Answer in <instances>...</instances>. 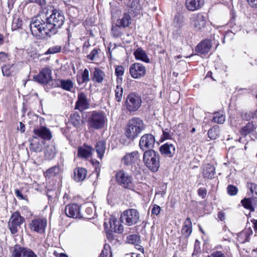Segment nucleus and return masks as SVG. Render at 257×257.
<instances>
[{"label":"nucleus","mask_w":257,"mask_h":257,"mask_svg":"<svg viewBox=\"0 0 257 257\" xmlns=\"http://www.w3.org/2000/svg\"><path fill=\"white\" fill-rule=\"evenodd\" d=\"M41 13L45 15L46 22L42 23L39 20L33 19L30 24L32 34L39 39L46 36L51 37L56 34L64 22V17L62 11L51 10L49 12V10L45 8L42 9Z\"/></svg>","instance_id":"1"},{"label":"nucleus","mask_w":257,"mask_h":257,"mask_svg":"<svg viewBox=\"0 0 257 257\" xmlns=\"http://www.w3.org/2000/svg\"><path fill=\"white\" fill-rule=\"evenodd\" d=\"M88 128L93 130H100L104 127L107 122L105 113L102 111H92L86 115Z\"/></svg>","instance_id":"2"},{"label":"nucleus","mask_w":257,"mask_h":257,"mask_svg":"<svg viewBox=\"0 0 257 257\" xmlns=\"http://www.w3.org/2000/svg\"><path fill=\"white\" fill-rule=\"evenodd\" d=\"M143 121L139 117L129 120L125 128V135L131 141L134 140L144 130Z\"/></svg>","instance_id":"3"},{"label":"nucleus","mask_w":257,"mask_h":257,"mask_svg":"<svg viewBox=\"0 0 257 257\" xmlns=\"http://www.w3.org/2000/svg\"><path fill=\"white\" fill-rule=\"evenodd\" d=\"M160 156L154 150L146 151L143 155V161L147 168L152 172H157L160 167Z\"/></svg>","instance_id":"4"},{"label":"nucleus","mask_w":257,"mask_h":257,"mask_svg":"<svg viewBox=\"0 0 257 257\" xmlns=\"http://www.w3.org/2000/svg\"><path fill=\"white\" fill-rule=\"evenodd\" d=\"M115 178L117 184L122 187L128 189L133 188V177L124 170L117 171L115 174Z\"/></svg>","instance_id":"5"},{"label":"nucleus","mask_w":257,"mask_h":257,"mask_svg":"<svg viewBox=\"0 0 257 257\" xmlns=\"http://www.w3.org/2000/svg\"><path fill=\"white\" fill-rule=\"evenodd\" d=\"M141 96L135 92H131L126 96L124 106L127 111L134 112L139 109L142 104Z\"/></svg>","instance_id":"6"},{"label":"nucleus","mask_w":257,"mask_h":257,"mask_svg":"<svg viewBox=\"0 0 257 257\" xmlns=\"http://www.w3.org/2000/svg\"><path fill=\"white\" fill-rule=\"evenodd\" d=\"M120 221L128 226L137 224L140 219V213L135 209H128L123 212L120 216Z\"/></svg>","instance_id":"7"},{"label":"nucleus","mask_w":257,"mask_h":257,"mask_svg":"<svg viewBox=\"0 0 257 257\" xmlns=\"http://www.w3.org/2000/svg\"><path fill=\"white\" fill-rule=\"evenodd\" d=\"M25 220L24 217L22 216L19 212H14L8 222V227L11 232L13 234L17 233Z\"/></svg>","instance_id":"8"},{"label":"nucleus","mask_w":257,"mask_h":257,"mask_svg":"<svg viewBox=\"0 0 257 257\" xmlns=\"http://www.w3.org/2000/svg\"><path fill=\"white\" fill-rule=\"evenodd\" d=\"M11 257H38L31 249L15 245L12 250Z\"/></svg>","instance_id":"9"},{"label":"nucleus","mask_w":257,"mask_h":257,"mask_svg":"<svg viewBox=\"0 0 257 257\" xmlns=\"http://www.w3.org/2000/svg\"><path fill=\"white\" fill-rule=\"evenodd\" d=\"M155 143L154 136L151 134H147L143 135L140 139L139 147L140 149L144 151L153 150Z\"/></svg>","instance_id":"10"},{"label":"nucleus","mask_w":257,"mask_h":257,"mask_svg":"<svg viewBox=\"0 0 257 257\" xmlns=\"http://www.w3.org/2000/svg\"><path fill=\"white\" fill-rule=\"evenodd\" d=\"M129 72L133 78L140 79L146 75V68L141 63H135L130 66Z\"/></svg>","instance_id":"11"},{"label":"nucleus","mask_w":257,"mask_h":257,"mask_svg":"<svg viewBox=\"0 0 257 257\" xmlns=\"http://www.w3.org/2000/svg\"><path fill=\"white\" fill-rule=\"evenodd\" d=\"M191 24L196 31L201 30L204 28L207 22V18L202 14L193 15L190 18Z\"/></svg>","instance_id":"12"},{"label":"nucleus","mask_w":257,"mask_h":257,"mask_svg":"<svg viewBox=\"0 0 257 257\" xmlns=\"http://www.w3.org/2000/svg\"><path fill=\"white\" fill-rule=\"evenodd\" d=\"M34 79L40 83L46 84L52 81V71L48 68H44L38 75L34 76Z\"/></svg>","instance_id":"13"},{"label":"nucleus","mask_w":257,"mask_h":257,"mask_svg":"<svg viewBox=\"0 0 257 257\" xmlns=\"http://www.w3.org/2000/svg\"><path fill=\"white\" fill-rule=\"evenodd\" d=\"M90 107V102L87 96L83 92L80 93L78 95V99L76 102L75 108L80 111H83Z\"/></svg>","instance_id":"14"},{"label":"nucleus","mask_w":257,"mask_h":257,"mask_svg":"<svg viewBox=\"0 0 257 257\" xmlns=\"http://www.w3.org/2000/svg\"><path fill=\"white\" fill-rule=\"evenodd\" d=\"M46 225V220L38 218L32 220L30 223L29 226L31 230L42 233L44 232Z\"/></svg>","instance_id":"15"},{"label":"nucleus","mask_w":257,"mask_h":257,"mask_svg":"<svg viewBox=\"0 0 257 257\" xmlns=\"http://www.w3.org/2000/svg\"><path fill=\"white\" fill-rule=\"evenodd\" d=\"M34 139L40 138L44 140H50L52 138V134L50 131L45 126L35 128L33 131Z\"/></svg>","instance_id":"16"},{"label":"nucleus","mask_w":257,"mask_h":257,"mask_svg":"<svg viewBox=\"0 0 257 257\" xmlns=\"http://www.w3.org/2000/svg\"><path fill=\"white\" fill-rule=\"evenodd\" d=\"M65 215L73 218L83 217L80 211V207L75 204L68 205L65 207Z\"/></svg>","instance_id":"17"},{"label":"nucleus","mask_w":257,"mask_h":257,"mask_svg":"<svg viewBox=\"0 0 257 257\" xmlns=\"http://www.w3.org/2000/svg\"><path fill=\"white\" fill-rule=\"evenodd\" d=\"M159 151L162 156L168 158H172L176 153L174 145L169 143H166L160 146Z\"/></svg>","instance_id":"18"},{"label":"nucleus","mask_w":257,"mask_h":257,"mask_svg":"<svg viewBox=\"0 0 257 257\" xmlns=\"http://www.w3.org/2000/svg\"><path fill=\"white\" fill-rule=\"evenodd\" d=\"M139 159V154L138 151H134L126 153L122 158V163L126 166H132Z\"/></svg>","instance_id":"19"},{"label":"nucleus","mask_w":257,"mask_h":257,"mask_svg":"<svg viewBox=\"0 0 257 257\" xmlns=\"http://www.w3.org/2000/svg\"><path fill=\"white\" fill-rule=\"evenodd\" d=\"M105 76L104 72L99 68L91 70V79L95 83H101Z\"/></svg>","instance_id":"20"},{"label":"nucleus","mask_w":257,"mask_h":257,"mask_svg":"<svg viewBox=\"0 0 257 257\" xmlns=\"http://www.w3.org/2000/svg\"><path fill=\"white\" fill-rule=\"evenodd\" d=\"M204 4V0H186L185 6L188 10L195 11L200 9Z\"/></svg>","instance_id":"21"},{"label":"nucleus","mask_w":257,"mask_h":257,"mask_svg":"<svg viewBox=\"0 0 257 257\" xmlns=\"http://www.w3.org/2000/svg\"><path fill=\"white\" fill-rule=\"evenodd\" d=\"M129 8L128 11L133 13L135 16L140 14L141 12V6L139 0H130L127 4Z\"/></svg>","instance_id":"22"},{"label":"nucleus","mask_w":257,"mask_h":257,"mask_svg":"<svg viewBox=\"0 0 257 257\" xmlns=\"http://www.w3.org/2000/svg\"><path fill=\"white\" fill-rule=\"evenodd\" d=\"M116 24L125 28L130 27L132 24V19L128 12H125L121 18L117 19Z\"/></svg>","instance_id":"23"},{"label":"nucleus","mask_w":257,"mask_h":257,"mask_svg":"<svg viewBox=\"0 0 257 257\" xmlns=\"http://www.w3.org/2000/svg\"><path fill=\"white\" fill-rule=\"evenodd\" d=\"M184 25V17L179 14L177 13L174 18L172 26L174 31H178L180 30Z\"/></svg>","instance_id":"24"},{"label":"nucleus","mask_w":257,"mask_h":257,"mask_svg":"<svg viewBox=\"0 0 257 257\" xmlns=\"http://www.w3.org/2000/svg\"><path fill=\"white\" fill-rule=\"evenodd\" d=\"M212 45L209 40H205L200 43L196 48V51L202 54L207 53L210 50Z\"/></svg>","instance_id":"25"},{"label":"nucleus","mask_w":257,"mask_h":257,"mask_svg":"<svg viewBox=\"0 0 257 257\" xmlns=\"http://www.w3.org/2000/svg\"><path fill=\"white\" fill-rule=\"evenodd\" d=\"M134 55L138 60H141L146 63L150 62V59L148 57L146 52L141 48H137L134 52Z\"/></svg>","instance_id":"26"},{"label":"nucleus","mask_w":257,"mask_h":257,"mask_svg":"<svg viewBox=\"0 0 257 257\" xmlns=\"http://www.w3.org/2000/svg\"><path fill=\"white\" fill-rule=\"evenodd\" d=\"M74 178L77 182H81L83 181L87 175V171L83 168H78L74 171Z\"/></svg>","instance_id":"27"},{"label":"nucleus","mask_w":257,"mask_h":257,"mask_svg":"<svg viewBox=\"0 0 257 257\" xmlns=\"http://www.w3.org/2000/svg\"><path fill=\"white\" fill-rule=\"evenodd\" d=\"M110 227L111 231L118 233H121L123 230V225L116 219L113 218L110 220Z\"/></svg>","instance_id":"28"},{"label":"nucleus","mask_w":257,"mask_h":257,"mask_svg":"<svg viewBox=\"0 0 257 257\" xmlns=\"http://www.w3.org/2000/svg\"><path fill=\"white\" fill-rule=\"evenodd\" d=\"M192 222L189 217H187L184 223L182 233L185 237H188L192 232Z\"/></svg>","instance_id":"29"},{"label":"nucleus","mask_w":257,"mask_h":257,"mask_svg":"<svg viewBox=\"0 0 257 257\" xmlns=\"http://www.w3.org/2000/svg\"><path fill=\"white\" fill-rule=\"evenodd\" d=\"M124 28L117 24L112 25L111 30V34L114 38H120L124 34Z\"/></svg>","instance_id":"30"},{"label":"nucleus","mask_w":257,"mask_h":257,"mask_svg":"<svg viewBox=\"0 0 257 257\" xmlns=\"http://www.w3.org/2000/svg\"><path fill=\"white\" fill-rule=\"evenodd\" d=\"M56 154V150L55 146L52 144L48 145L45 152L46 158L48 160H52L55 157Z\"/></svg>","instance_id":"31"},{"label":"nucleus","mask_w":257,"mask_h":257,"mask_svg":"<svg viewBox=\"0 0 257 257\" xmlns=\"http://www.w3.org/2000/svg\"><path fill=\"white\" fill-rule=\"evenodd\" d=\"M95 149L97 153L98 157L100 159H101L103 156L106 149L105 142L103 141H100L98 142L96 145Z\"/></svg>","instance_id":"32"},{"label":"nucleus","mask_w":257,"mask_h":257,"mask_svg":"<svg viewBox=\"0 0 257 257\" xmlns=\"http://www.w3.org/2000/svg\"><path fill=\"white\" fill-rule=\"evenodd\" d=\"M92 150L93 149L90 147L87 146L86 148L80 147L78 150V155L82 158H87L91 156Z\"/></svg>","instance_id":"33"},{"label":"nucleus","mask_w":257,"mask_h":257,"mask_svg":"<svg viewBox=\"0 0 257 257\" xmlns=\"http://www.w3.org/2000/svg\"><path fill=\"white\" fill-rule=\"evenodd\" d=\"M203 177L207 179H212L215 175V168L208 164L203 172Z\"/></svg>","instance_id":"34"},{"label":"nucleus","mask_w":257,"mask_h":257,"mask_svg":"<svg viewBox=\"0 0 257 257\" xmlns=\"http://www.w3.org/2000/svg\"><path fill=\"white\" fill-rule=\"evenodd\" d=\"M254 125L252 122H248L245 126L241 128L239 132L242 136H246L255 129Z\"/></svg>","instance_id":"35"},{"label":"nucleus","mask_w":257,"mask_h":257,"mask_svg":"<svg viewBox=\"0 0 257 257\" xmlns=\"http://www.w3.org/2000/svg\"><path fill=\"white\" fill-rule=\"evenodd\" d=\"M60 168L57 166H55L48 170L44 173V176L46 178H50L53 176H56L60 173Z\"/></svg>","instance_id":"36"},{"label":"nucleus","mask_w":257,"mask_h":257,"mask_svg":"<svg viewBox=\"0 0 257 257\" xmlns=\"http://www.w3.org/2000/svg\"><path fill=\"white\" fill-rule=\"evenodd\" d=\"M253 200H254L253 198H244L241 200V203L245 208L252 212L254 211V208L253 206Z\"/></svg>","instance_id":"37"},{"label":"nucleus","mask_w":257,"mask_h":257,"mask_svg":"<svg viewBox=\"0 0 257 257\" xmlns=\"http://www.w3.org/2000/svg\"><path fill=\"white\" fill-rule=\"evenodd\" d=\"M225 120V116L221 112H216L213 114V117L212 119V121L222 124Z\"/></svg>","instance_id":"38"},{"label":"nucleus","mask_w":257,"mask_h":257,"mask_svg":"<svg viewBox=\"0 0 257 257\" xmlns=\"http://www.w3.org/2000/svg\"><path fill=\"white\" fill-rule=\"evenodd\" d=\"M123 92V88L119 85H117L114 89L115 99L118 102L121 101Z\"/></svg>","instance_id":"39"},{"label":"nucleus","mask_w":257,"mask_h":257,"mask_svg":"<svg viewBox=\"0 0 257 257\" xmlns=\"http://www.w3.org/2000/svg\"><path fill=\"white\" fill-rule=\"evenodd\" d=\"M90 80L89 71L88 69H85L82 73L81 78L78 79V83L79 84L87 83Z\"/></svg>","instance_id":"40"},{"label":"nucleus","mask_w":257,"mask_h":257,"mask_svg":"<svg viewBox=\"0 0 257 257\" xmlns=\"http://www.w3.org/2000/svg\"><path fill=\"white\" fill-rule=\"evenodd\" d=\"M70 121L76 127L80 126L82 121L81 116L77 113H74L70 115Z\"/></svg>","instance_id":"41"},{"label":"nucleus","mask_w":257,"mask_h":257,"mask_svg":"<svg viewBox=\"0 0 257 257\" xmlns=\"http://www.w3.org/2000/svg\"><path fill=\"white\" fill-rule=\"evenodd\" d=\"M43 147L39 141H35L33 140L30 143V149L35 152H40L42 151Z\"/></svg>","instance_id":"42"},{"label":"nucleus","mask_w":257,"mask_h":257,"mask_svg":"<svg viewBox=\"0 0 257 257\" xmlns=\"http://www.w3.org/2000/svg\"><path fill=\"white\" fill-rule=\"evenodd\" d=\"M15 66V64L5 65L2 67L3 75L6 76H10L13 72L12 68Z\"/></svg>","instance_id":"43"},{"label":"nucleus","mask_w":257,"mask_h":257,"mask_svg":"<svg viewBox=\"0 0 257 257\" xmlns=\"http://www.w3.org/2000/svg\"><path fill=\"white\" fill-rule=\"evenodd\" d=\"M219 135V130L216 127H212L208 132V137L211 140H215Z\"/></svg>","instance_id":"44"},{"label":"nucleus","mask_w":257,"mask_h":257,"mask_svg":"<svg viewBox=\"0 0 257 257\" xmlns=\"http://www.w3.org/2000/svg\"><path fill=\"white\" fill-rule=\"evenodd\" d=\"M163 134L161 137V142H163L166 140L171 139L172 138V134H171V130L168 128L163 129Z\"/></svg>","instance_id":"45"},{"label":"nucleus","mask_w":257,"mask_h":257,"mask_svg":"<svg viewBox=\"0 0 257 257\" xmlns=\"http://www.w3.org/2000/svg\"><path fill=\"white\" fill-rule=\"evenodd\" d=\"M101 257H112V253L110 249V246L104 244L103 249L101 253Z\"/></svg>","instance_id":"46"},{"label":"nucleus","mask_w":257,"mask_h":257,"mask_svg":"<svg viewBox=\"0 0 257 257\" xmlns=\"http://www.w3.org/2000/svg\"><path fill=\"white\" fill-rule=\"evenodd\" d=\"M237 236L238 241L241 243H243L248 241V236L247 232L245 231H241L239 232L237 234Z\"/></svg>","instance_id":"47"},{"label":"nucleus","mask_w":257,"mask_h":257,"mask_svg":"<svg viewBox=\"0 0 257 257\" xmlns=\"http://www.w3.org/2000/svg\"><path fill=\"white\" fill-rule=\"evenodd\" d=\"M247 187L249 189L254 198H257V184L253 183H247Z\"/></svg>","instance_id":"48"},{"label":"nucleus","mask_w":257,"mask_h":257,"mask_svg":"<svg viewBox=\"0 0 257 257\" xmlns=\"http://www.w3.org/2000/svg\"><path fill=\"white\" fill-rule=\"evenodd\" d=\"M238 191V188L232 185H229L227 187V193L230 196H234L236 195Z\"/></svg>","instance_id":"49"},{"label":"nucleus","mask_w":257,"mask_h":257,"mask_svg":"<svg viewBox=\"0 0 257 257\" xmlns=\"http://www.w3.org/2000/svg\"><path fill=\"white\" fill-rule=\"evenodd\" d=\"M61 50V46L56 45L50 47L45 53L46 55L53 54L60 52Z\"/></svg>","instance_id":"50"},{"label":"nucleus","mask_w":257,"mask_h":257,"mask_svg":"<svg viewBox=\"0 0 257 257\" xmlns=\"http://www.w3.org/2000/svg\"><path fill=\"white\" fill-rule=\"evenodd\" d=\"M139 236L136 234L128 235L127 237L128 242L132 244H135L139 240Z\"/></svg>","instance_id":"51"},{"label":"nucleus","mask_w":257,"mask_h":257,"mask_svg":"<svg viewBox=\"0 0 257 257\" xmlns=\"http://www.w3.org/2000/svg\"><path fill=\"white\" fill-rule=\"evenodd\" d=\"M74 84L72 81L70 79L65 80V90L74 92Z\"/></svg>","instance_id":"52"},{"label":"nucleus","mask_w":257,"mask_h":257,"mask_svg":"<svg viewBox=\"0 0 257 257\" xmlns=\"http://www.w3.org/2000/svg\"><path fill=\"white\" fill-rule=\"evenodd\" d=\"M124 68L120 65L116 66L115 69V75L117 77L122 76L124 74Z\"/></svg>","instance_id":"53"},{"label":"nucleus","mask_w":257,"mask_h":257,"mask_svg":"<svg viewBox=\"0 0 257 257\" xmlns=\"http://www.w3.org/2000/svg\"><path fill=\"white\" fill-rule=\"evenodd\" d=\"M52 85L54 87H61L64 89V80H55L52 82Z\"/></svg>","instance_id":"54"},{"label":"nucleus","mask_w":257,"mask_h":257,"mask_svg":"<svg viewBox=\"0 0 257 257\" xmlns=\"http://www.w3.org/2000/svg\"><path fill=\"white\" fill-rule=\"evenodd\" d=\"M85 212L86 214L83 215V217L88 219L91 218L93 213V210L92 208L90 207H86L85 208Z\"/></svg>","instance_id":"55"},{"label":"nucleus","mask_w":257,"mask_h":257,"mask_svg":"<svg viewBox=\"0 0 257 257\" xmlns=\"http://www.w3.org/2000/svg\"><path fill=\"white\" fill-rule=\"evenodd\" d=\"M198 195L201 197L202 199H204L207 194V190L204 188H200L198 189Z\"/></svg>","instance_id":"56"},{"label":"nucleus","mask_w":257,"mask_h":257,"mask_svg":"<svg viewBox=\"0 0 257 257\" xmlns=\"http://www.w3.org/2000/svg\"><path fill=\"white\" fill-rule=\"evenodd\" d=\"M98 54V50L94 49L91 53L87 55V57L90 60H93Z\"/></svg>","instance_id":"57"},{"label":"nucleus","mask_w":257,"mask_h":257,"mask_svg":"<svg viewBox=\"0 0 257 257\" xmlns=\"http://www.w3.org/2000/svg\"><path fill=\"white\" fill-rule=\"evenodd\" d=\"M209 257H227L226 254L221 251H213Z\"/></svg>","instance_id":"58"},{"label":"nucleus","mask_w":257,"mask_h":257,"mask_svg":"<svg viewBox=\"0 0 257 257\" xmlns=\"http://www.w3.org/2000/svg\"><path fill=\"white\" fill-rule=\"evenodd\" d=\"M29 3H35L38 4L40 6L43 8V6H45L46 1L45 0H28Z\"/></svg>","instance_id":"59"},{"label":"nucleus","mask_w":257,"mask_h":257,"mask_svg":"<svg viewBox=\"0 0 257 257\" xmlns=\"http://www.w3.org/2000/svg\"><path fill=\"white\" fill-rule=\"evenodd\" d=\"M161 211V208L157 205H155L152 209V213L155 215H158Z\"/></svg>","instance_id":"60"},{"label":"nucleus","mask_w":257,"mask_h":257,"mask_svg":"<svg viewBox=\"0 0 257 257\" xmlns=\"http://www.w3.org/2000/svg\"><path fill=\"white\" fill-rule=\"evenodd\" d=\"M9 56L8 54L1 52H0V60L3 62H7L8 60H9Z\"/></svg>","instance_id":"61"},{"label":"nucleus","mask_w":257,"mask_h":257,"mask_svg":"<svg viewBox=\"0 0 257 257\" xmlns=\"http://www.w3.org/2000/svg\"><path fill=\"white\" fill-rule=\"evenodd\" d=\"M249 5L254 8H257V0H247Z\"/></svg>","instance_id":"62"},{"label":"nucleus","mask_w":257,"mask_h":257,"mask_svg":"<svg viewBox=\"0 0 257 257\" xmlns=\"http://www.w3.org/2000/svg\"><path fill=\"white\" fill-rule=\"evenodd\" d=\"M15 194L17 197L20 198L21 199H24V197L21 192V191L19 189L15 190Z\"/></svg>","instance_id":"63"},{"label":"nucleus","mask_w":257,"mask_h":257,"mask_svg":"<svg viewBox=\"0 0 257 257\" xmlns=\"http://www.w3.org/2000/svg\"><path fill=\"white\" fill-rule=\"evenodd\" d=\"M218 218L221 220L223 221L225 219V215L224 213L220 211L218 213Z\"/></svg>","instance_id":"64"}]
</instances>
